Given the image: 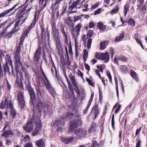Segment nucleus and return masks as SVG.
Instances as JSON below:
<instances>
[{
    "label": "nucleus",
    "instance_id": "1",
    "mask_svg": "<svg viewBox=\"0 0 147 147\" xmlns=\"http://www.w3.org/2000/svg\"><path fill=\"white\" fill-rule=\"evenodd\" d=\"M75 117L76 119L71 122L69 128V131L75 130L76 129L82 125V123L79 115H76Z\"/></svg>",
    "mask_w": 147,
    "mask_h": 147
},
{
    "label": "nucleus",
    "instance_id": "2",
    "mask_svg": "<svg viewBox=\"0 0 147 147\" xmlns=\"http://www.w3.org/2000/svg\"><path fill=\"white\" fill-rule=\"evenodd\" d=\"M14 58L16 70V73L18 74V72L21 70L22 69H23V68L20 60V55L19 54H15Z\"/></svg>",
    "mask_w": 147,
    "mask_h": 147
},
{
    "label": "nucleus",
    "instance_id": "3",
    "mask_svg": "<svg viewBox=\"0 0 147 147\" xmlns=\"http://www.w3.org/2000/svg\"><path fill=\"white\" fill-rule=\"evenodd\" d=\"M41 30V36L39 38L38 42L39 44L42 43L43 41V37H45V38L47 37V41L49 40V32L47 31L46 32L45 30V27L44 25H41L40 26Z\"/></svg>",
    "mask_w": 147,
    "mask_h": 147
},
{
    "label": "nucleus",
    "instance_id": "4",
    "mask_svg": "<svg viewBox=\"0 0 147 147\" xmlns=\"http://www.w3.org/2000/svg\"><path fill=\"white\" fill-rule=\"evenodd\" d=\"M54 7L53 6L51 7V8L50 13H51V17L50 21V24L52 26V31L53 34H55V3L53 4Z\"/></svg>",
    "mask_w": 147,
    "mask_h": 147
},
{
    "label": "nucleus",
    "instance_id": "5",
    "mask_svg": "<svg viewBox=\"0 0 147 147\" xmlns=\"http://www.w3.org/2000/svg\"><path fill=\"white\" fill-rule=\"evenodd\" d=\"M1 108L3 109H12V105L11 101L8 100L7 98H5L4 101H2L1 103Z\"/></svg>",
    "mask_w": 147,
    "mask_h": 147
},
{
    "label": "nucleus",
    "instance_id": "6",
    "mask_svg": "<svg viewBox=\"0 0 147 147\" xmlns=\"http://www.w3.org/2000/svg\"><path fill=\"white\" fill-rule=\"evenodd\" d=\"M18 100L19 106L22 108H24L25 105L23 93L20 91L18 95Z\"/></svg>",
    "mask_w": 147,
    "mask_h": 147
},
{
    "label": "nucleus",
    "instance_id": "7",
    "mask_svg": "<svg viewBox=\"0 0 147 147\" xmlns=\"http://www.w3.org/2000/svg\"><path fill=\"white\" fill-rule=\"evenodd\" d=\"M36 107L40 111H44L45 112L47 109V107L46 104L42 103L40 102L38 103Z\"/></svg>",
    "mask_w": 147,
    "mask_h": 147
},
{
    "label": "nucleus",
    "instance_id": "8",
    "mask_svg": "<svg viewBox=\"0 0 147 147\" xmlns=\"http://www.w3.org/2000/svg\"><path fill=\"white\" fill-rule=\"evenodd\" d=\"M24 129L26 131L30 133L33 129V125L32 121H29L24 127Z\"/></svg>",
    "mask_w": 147,
    "mask_h": 147
},
{
    "label": "nucleus",
    "instance_id": "9",
    "mask_svg": "<svg viewBox=\"0 0 147 147\" xmlns=\"http://www.w3.org/2000/svg\"><path fill=\"white\" fill-rule=\"evenodd\" d=\"M110 59V55L108 52H106L104 53H101V60L104 61V63H107Z\"/></svg>",
    "mask_w": 147,
    "mask_h": 147
},
{
    "label": "nucleus",
    "instance_id": "10",
    "mask_svg": "<svg viewBox=\"0 0 147 147\" xmlns=\"http://www.w3.org/2000/svg\"><path fill=\"white\" fill-rule=\"evenodd\" d=\"M6 59V63L5 64H7V65H10L11 67L13 75H15V74L14 73L13 71V65H12V62L10 58V57L7 55L5 57Z\"/></svg>",
    "mask_w": 147,
    "mask_h": 147
},
{
    "label": "nucleus",
    "instance_id": "11",
    "mask_svg": "<svg viewBox=\"0 0 147 147\" xmlns=\"http://www.w3.org/2000/svg\"><path fill=\"white\" fill-rule=\"evenodd\" d=\"M41 122L36 123V128L32 132V134L33 136H35L38 133V131L41 129Z\"/></svg>",
    "mask_w": 147,
    "mask_h": 147
},
{
    "label": "nucleus",
    "instance_id": "12",
    "mask_svg": "<svg viewBox=\"0 0 147 147\" xmlns=\"http://www.w3.org/2000/svg\"><path fill=\"white\" fill-rule=\"evenodd\" d=\"M56 125L57 127V130L58 131H61L62 127L64 126L65 125L64 121H56Z\"/></svg>",
    "mask_w": 147,
    "mask_h": 147
},
{
    "label": "nucleus",
    "instance_id": "13",
    "mask_svg": "<svg viewBox=\"0 0 147 147\" xmlns=\"http://www.w3.org/2000/svg\"><path fill=\"white\" fill-rule=\"evenodd\" d=\"M22 81L21 80L17 79L15 82V86L19 90L23 89V85Z\"/></svg>",
    "mask_w": 147,
    "mask_h": 147
},
{
    "label": "nucleus",
    "instance_id": "14",
    "mask_svg": "<svg viewBox=\"0 0 147 147\" xmlns=\"http://www.w3.org/2000/svg\"><path fill=\"white\" fill-rule=\"evenodd\" d=\"M96 124L94 122H92L89 129H88V133L91 134L92 132H94L96 130Z\"/></svg>",
    "mask_w": 147,
    "mask_h": 147
},
{
    "label": "nucleus",
    "instance_id": "15",
    "mask_svg": "<svg viewBox=\"0 0 147 147\" xmlns=\"http://www.w3.org/2000/svg\"><path fill=\"white\" fill-rule=\"evenodd\" d=\"M18 4H16L13 7L5 11H3L0 14V18L6 16L11 12L15 7L18 5Z\"/></svg>",
    "mask_w": 147,
    "mask_h": 147
},
{
    "label": "nucleus",
    "instance_id": "16",
    "mask_svg": "<svg viewBox=\"0 0 147 147\" xmlns=\"http://www.w3.org/2000/svg\"><path fill=\"white\" fill-rule=\"evenodd\" d=\"M74 139V137L68 138L65 137H61V141L65 144H67L71 142Z\"/></svg>",
    "mask_w": 147,
    "mask_h": 147
},
{
    "label": "nucleus",
    "instance_id": "17",
    "mask_svg": "<svg viewBox=\"0 0 147 147\" xmlns=\"http://www.w3.org/2000/svg\"><path fill=\"white\" fill-rule=\"evenodd\" d=\"M119 70L123 74H125L128 72V67L125 65H121L120 66Z\"/></svg>",
    "mask_w": 147,
    "mask_h": 147
},
{
    "label": "nucleus",
    "instance_id": "18",
    "mask_svg": "<svg viewBox=\"0 0 147 147\" xmlns=\"http://www.w3.org/2000/svg\"><path fill=\"white\" fill-rule=\"evenodd\" d=\"M13 134V132L10 129H8L7 130H5L4 133L2 135V136H4L5 137L7 138L11 136Z\"/></svg>",
    "mask_w": 147,
    "mask_h": 147
},
{
    "label": "nucleus",
    "instance_id": "19",
    "mask_svg": "<svg viewBox=\"0 0 147 147\" xmlns=\"http://www.w3.org/2000/svg\"><path fill=\"white\" fill-rule=\"evenodd\" d=\"M94 109V119L96 118L98 115L99 113V110L98 109V105L97 104H95L94 105L93 108Z\"/></svg>",
    "mask_w": 147,
    "mask_h": 147
},
{
    "label": "nucleus",
    "instance_id": "20",
    "mask_svg": "<svg viewBox=\"0 0 147 147\" xmlns=\"http://www.w3.org/2000/svg\"><path fill=\"white\" fill-rule=\"evenodd\" d=\"M36 145L38 147H45V143L42 139L36 141Z\"/></svg>",
    "mask_w": 147,
    "mask_h": 147
},
{
    "label": "nucleus",
    "instance_id": "21",
    "mask_svg": "<svg viewBox=\"0 0 147 147\" xmlns=\"http://www.w3.org/2000/svg\"><path fill=\"white\" fill-rule=\"evenodd\" d=\"M43 77L45 78V80H44V84H45L47 89H50L51 87V85L49 83V81L48 78L47 77L45 74L42 75Z\"/></svg>",
    "mask_w": 147,
    "mask_h": 147
},
{
    "label": "nucleus",
    "instance_id": "22",
    "mask_svg": "<svg viewBox=\"0 0 147 147\" xmlns=\"http://www.w3.org/2000/svg\"><path fill=\"white\" fill-rule=\"evenodd\" d=\"M69 76L71 81H72V84L75 87H76L77 86V84L76 82V79L72 73H70L69 74Z\"/></svg>",
    "mask_w": 147,
    "mask_h": 147
},
{
    "label": "nucleus",
    "instance_id": "23",
    "mask_svg": "<svg viewBox=\"0 0 147 147\" xmlns=\"http://www.w3.org/2000/svg\"><path fill=\"white\" fill-rule=\"evenodd\" d=\"M130 74L131 76L136 81H138L139 78L136 72L132 70L130 71Z\"/></svg>",
    "mask_w": 147,
    "mask_h": 147
},
{
    "label": "nucleus",
    "instance_id": "24",
    "mask_svg": "<svg viewBox=\"0 0 147 147\" xmlns=\"http://www.w3.org/2000/svg\"><path fill=\"white\" fill-rule=\"evenodd\" d=\"M124 35L125 33L123 31L119 36L116 37L115 39V41L117 42H120L124 38Z\"/></svg>",
    "mask_w": 147,
    "mask_h": 147
},
{
    "label": "nucleus",
    "instance_id": "25",
    "mask_svg": "<svg viewBox=\"0 0 147 147\" xmlns=\"http://www.w3.org/2000/svg\"><path fill=\"white\" fill-rule=\"evenodd\" d=\"M129 4L128 3H126L124 6V15L125 17L127 12L129 11Z\"/></svg>",
    "mask_w": 147,
    "mask_h": 147
},
{
    "label": "nucleus",
    "instance_id": "26",
    "mask_svg": "<svg viewBox=\"0 0 147 147\" xmlns=\"http://www.w3.org/2000/svg\"><path fill=\"white\" fill-rule=\"evenodd\" d=\"M127 23L131 27H134L135 25L136 22L135 20L131 18H129Z\"/></svg>",
    "mask_w": 147,
    "mask_h": 147
},
{
    "label": "nucleus",
    "instance_id": "27",
    "mask_svg": "<svg viewBox=\"0 0 147 147\" xmlns=\"http://www.w3.org/2000/svg\"><path fill=\"white\" fill-rule=\"evenodd\" d=\"M40 54V49H38L36 51L34 56V58L37 61H38L39 56Z\"/></svg>",
    "mask_w": 147,
    "mask_h": 147
},
{
    "label": "nucleus",
    "instance_id": "28",
    "mask_svg": "<svg viewBox=\"0 0 147 147\" xmlns=\"http://www.w3.org/2000/svg\"><path fill=\"white\" fill-rule=\"evenodd\" d=\"M80 0H77L76 1L73 2L72 4L69 7V10L72 11L73 9L76 7L78 3L79 2Z\"/></svg>",
    "mask_w": 147,
    "mask_h": 147
},
{
    "label": "nucleus",
    "instance_id": "29",
    "mask_svg": "<svg viewBox=\"0 0 147 147\" xmlns=\"http://www.w3.org/2000/svg\"><path fill=\"white\" fill-rule=\"evenodd\" d=\"M115 84L116 86V91L117 93V98H118L119 96V90H118V80L117 78L115 77Z\"/></svg>",
    "mask_w": 147,
    "mask_h": 147
},
{
    "label": "nucleus",
    "instance_id": "30",
    "mask_svg": "<svg viewBox=\"0 0 147 147\" xmlns=\"http://www.w3.org/2000/svg\"><path fill=\"white\" fill-rule=\"evenodd\" d=\"M97 25L98 28L102 30H104L106 28V26L103 25L102 23L101 22L98 23Z\"/></svg>",
    "mask_w": 147,
    "mask_h": 147
},
{
    "label": "nucleus",
    "instance_id": "31",
    "mask_svg": "<svg viewBox=\"0 0 147 147\" xmlns=\"http://www.w3.org/2000/svg\"><path fill=\"white\" fill-rule=\"evenodd\" d=\"M3 67L4 70V74H6L7 72L10 74L9 69L7 64H3Z\"/></svg>",
    "mask_w": 147,
    "mask_h": 147
},
{
    "label": "nucleus",
    "instance_id": "32",
    "mask_svg": "<svg viewBox=\"0 0 147 147\" xmlns=\"http://www.w3.org/2000/svg\"><path fill=\"white\" fill-rule=\"evenodd\" d=\"M75 115L74 111H69L66 113L65 116L66 117H68V118H71L74 116Z\"/></svg>",
    "mask_w": 147,
    "mask_h": 147
},
{
    "label": "nucleus",
    "instance_id": "33",
    "mask_svg": "<svg viewBox=\"0 0 147 147\" xmlns=\"http://www.w3.org/2000/svg\"><path fill=\"white\" fill-rule=\"evenodd\" d=\"M37 19L36 18V13L35 14L34 18L33 20V21L30 24V26H29L28 28L30 30L33 28V27L34 26V25L35 22L37 20Z\"/></svg>",
    "mask_w": 147,
    "mask_h": 147
},
{
    "label": "nucleus",
    "instance_id": "34",
    "mask_svg": "<svg viewBox=\"0 0 147 147\" xmlns=\"http://www.w3.org/2000/svg\"><path fill=\"white\" fill-rule=\"evenodd\" d=\"M84 54L83 55V58L84 61H86V59L88 57V52L87 50L84 49Z\"/></svg>",
    "mask_w": 147,
    "mask_h": 147
},
{
    "label": "nucleus",
    "instance_id": "35",
    "mask_svg": "<svg viewBox=\"0 0 147 147\" xmlns=\"http://www.w3.org/2000/svg\"><path fill=\"white\" fill-rule=\"evenodd\" d=\"M65 22L68 26L69 27V28L72 27L73 30H74V24H73V22L65 20Z\"/></svg>",
    "mask_w": 147,
    "mask_h": 147
},
{
    "label": "nucleus",
    "instance_id": "36",
    "mask_svg": "<svg viewBox=\"0 0 147 147\" xmlns=\"http://www.w3.org/2000/svg\"><path fill=\"white\" fill-rule=\"evenodd\" d=\"M84 131L82 130L79 129L78 130L77 134L79 138H80L84 136Z\"/></svg>",
    "mask_w": 147,
    "mask_h": 147
},
{
    "label": "nucleus",
    "instance_id": "37",
    "mask_svg": "<svg viewBox=\"0 0 147 147\" xmlns=\"http://www.w3.org/2000/svg\"><path fill=\"white\" fill-rule=\"evenodd\" d=\"M15 29H13V30L9 32H7L6 38L8 39L12 37L13 34L16 32L15 31Z\"/></svg>",
    "mask_w": 147,
    "mask_h": 147
},
{
    "label": "nucleus",
    "instance_id": "38",
    "mask_svg": "<svg viewBox=\"0 0 147 147\" xmlns=\"http://www.w3.org/2000/svg\"><path fill=\"white\" fill-rule=\"evenodd\" d=\"M30 30L28 28H26L22 36V38H25L28 35V34Z\"/></svg>",
    "mask_w": 147,
    "mask_h": 147
},
{
    "label": "nucleus",
    "instance_id": "39",
    "mask_svg": "<svg viewBox=\"0 0 147 147\" xmlns=\"http://www.w3.org/2000/svg\"><path fill=\"white\" fill-rule=\"evenodd\" d=\"M136 141L137 142L136 147H140L141 145V141L140 140V138L139 137V136L137 138Z\"/></svg>",
    "mask_w": 147,
    "mask_h": 147
},
{
    "label": "nucleus",
    "instance_id": "40",
    "mask_svg": "<svg viewBox=\"0 0 147 147\" xmlns=\"http://www.w3.org/2000/svg\"><path fill=\"white\" fill-rule=\"evenodd\" d=\"M121 55L120 56H118L117 58H116V56H115V58L114 59V61L118 65H119V60H121Z\"/></svg>",
    "mask_w": 147,
    "mask_h": 147
},
{
    "label": "nucleus",
    "instance_id": "41",
    "mask_svg": "<svg viewBox=\"0 0 147 147\" xmlns=\"http://www.w3.org/2000/svg\"><path fill=\"white\" fill-rule=\"evenodd\" d=\"M61 33H62L63 35L65 36L66 39V42H67L68 39L67 37V35L66 34V33L65 32L64 27H62L61 29Z\"/></svg>",
    "mask_w": 147,
    "mask_h": 147
},
{
    "label": "nucleus",
    "instance_id": "42",
    "mask_svg": "<svg viewBox=\"0 0 147 147\" xmlns=\"http://www.w3.org/2000/svg\"><path fill=\"white\" fill-rule=\"evenodd\" d=\"M82 27L81 24L79 23L75 27V30L77 33H79L80 31L81 28Z\"/></svg>",
    "mask_w": 147,
    "mask_h": 147
},
{
    "label": "nucleus",
    "instance_id": "43",
    "mask_svg": "<svg viewBox=\"0 0 147 147\" xmlns=\"http://www.w3.org/2000/svg\"><path fill=\"white\" fill-rule=\"evenodd\" d=\"M106 42V41H104L100 43V49L103 50L105 48Z\"/></svg>",
    "mask_w": 147,
    "mask_h": 147
},
{
    "label": "nucleus",
    "instance_id": "44",
    "mask_svg": "<svg viewBox=\"0 0 147 147\" xmlns=\"http://www.w3.org/2000/svg\"><path fill=\"white\" fill-rule=\"evenodd\" d=\"M30 98H31V101H30L32 102V103L33 104V106H34V102L35 100V93L32 94L30 95Z\"/></svg>",
    "mask_w": 147,
    "mask_h": 147
},
{
    "label": "nucleus",
    "instance_id": "45",
    "mask_svg": "<svg viewBox=\"0 0 147 147\" xmlns=\"http://www.w3.org/2000/svg\"><path fill=\"white\" fill-rule=\"evenodd\" d=\"M24 73L25 74V79L28 81L30 77V75L29 74L28 72L26 70H24Z\"/></svg>",
    "mask_w": 147,
    "mask_h": 147
},
{
    "label": "nucleus",
    "instance_id": "46",
    "mask_svg": "<svg viewBox=\"0 0 147 147\" xmlns=\"http://www.w3.org/2000/svg\"><path fill=\"white\" fill-rule=\"evenodd\" d=\"M7 32L6 30H4L0 35V37L6 38Z\"/></svg>",
    "mask_w": 147,
    "mask_h": 147
},
{
    "label": "nucleus",
    "instance_id": "47",
    "mask_svg": "<svg viewBox=\"0 0 147 147\" xmlns=\"http://www.w3.org/2000/svg\"><path fill=\"white\" fill-rule=\"evenodd\" d=\"M144 0H138V3H139V4L137 5V7L138 8H140L144 3Z\"/></svg>",
    "mask_w": 147,
    "mask_h": 147
},
{
    "label": "nucleus",
    "instance_id": "48",
    "mask_svg": "<svg viewBox=\"0 0 147 147\" xmlns=\"http://www.w3.org/2000/svg\"><path fill=\"white\" fill-rule=\"evenodd\" d=\"M93 34V31L90 30H89L88 31L87 34V37L90 38L91 37Z\"/></svg>",
    "mask_w": 147,
    "mask_h": 147
},
{
    "label": "nucleus",
    "instance_id": "49",
    "mask_svg": "<svg viewBox=\"0 0 147 147\" xmlns=\"http://www.w3.org/2000/svg\"><path fill=\"white\" fill-rule=\"evenodd\" d=\"M119 8L118 5L115 6V8L113 9L111 11L112 14L117 13L118 11Z\"/></svg>",
    "mask_w": 147,
    "mask_h": 147
},
{
    "label": "nucleus",
    "instance_id": "50",
    "mask_svg": "<svg viewBox=\"0 0 147 147\" xmlns=\"http://www.w3.org/2000/svg\"><path fill=\"white\" fill-rule=\"evenodd\" d=\"M99 146V144H98L97 141L94 140L92 142L91 147H98Z\"/></svg>",
    "mask_w": 147,
    "mask_h": 147
},
{
    "label": "nucleus",
    "instance_id": "51",
    "mask_svg": "<svg viewBox=\"0 0 147 147\" xmlns=\"http://www.w3.org/2000/svg\"><path fill=\"white\" fill-rule=\"evenodd\" d=\"M115 122L114 121V115L113 114L112 116V119H111V125L112 126L114 130L115 129L114 125Z\"/></svg>",
    "mask_w": 147,
    "mask_h": 147
},
{
    "label": "nucleus",
    "instance_id": "52",
    "mask_svg": "<svg viewBox=\"0 0 147 147\" xmlns=\"http://www.w3.org/2000/svg\"><path fill=\"white\" fill-rule=\"evenodd\" d=\"M92 42V39L91 38H89L87 41V47L88 49L90 48L91 44Z\"/></svg>",
    "mask_w": 147,
    "mask_h": 147
},
{
    "label": "nucleus",
    "instance_id": "53",
    "mask_svg": "<svg viewBox=\"0 0 147 147\" xmlns=\"http://www.w3.org/2000/svg\"><path fill=\"white\" fill-rule=\"evenodd\" d=\"M91 104H90L88 103V105H87L85 109L83 111V113L84 114H86L88 112V109L89 107Z\"/></svg>",
    "mask_w": 147,
    "mask_h": 147
},
{
    "label": "nucleus",
    "instance_id": "54",
    "mask_svg": "<svg viewBox=\"0 0 147 147\" xmlns=\"http://www.w3.org/2000/svg\"><path fill=\"white\" fill-rule=\"evenodd\" d=\"M12 110L11 111V115L12 116V117H14L16 115V112L14 109H11Z\"/></svg>",
    "mask_w": 147,
    "mask_h": 147
},
{
    "label": "nucleus",
    "instance_id": "55",
    "mask_svg": "<svg viewBox=\"0 0 147 147\" xmlns=\"http://www.w3.org/2000/svg\"><path fill=\"white\" fill-rule=\"evenodd\" d=\"M107 74L109 78L110 82L111 83L112 82V78L110 72L109 71H107Z\"/></svg>",
    "mask_w": 147,
    "mask_h": 147
},
{
    "label": "nucleus",
    "instance_id": "56",
    "mask_svg": "<svg viewBox=\"0 0 147 147\" xmlns=\"http://www.w3.org/2000/svg\"><path fill=\"white\" fill-rule=\"evenodd\" d=\"M83 15V14L81 15L80 16H74V22H76L78 21V20H80L81 19V16H82Z\"/></svg>",
    "mask_w": 147,
    "mask_h": 147
},
{
    "label": "nucleus",
    "instance_id": "57",
    "mask_svg": "<svg viewBox=\"0 0 147 147\" xmlns=\"http://www.w3.org/2000/svg\"><path fill=\"white\" fill-rule=\"evenodd\" d=\"M7 85V90L6 91H9L11 89V86L7 81H6Z\"/></svg>",
    "mask_w": 147,
    "mask_h": 147
},
{
    "label": "nucleus",
    "instance_id": "58",
    "mask_svg": "<svg viewBox=\"0 0 147 147\" xmlns=\"http://www.w3.org/2000/svg\"><path fill=\"white\" fill-rule=\"evenodd\" d=\"M86 80L87 82L88 83L89 85L92 86H94V84L93 83L91 80L90 79L87 78L86 79Z\"/></svg>",
    "mask_w": 147,
    "mask_h": 147
},
{
    "label": "nucleus",
    "instance_id": "59",
    "mask_svg": "<svg viewBox=\"0 0 147 147\" xmlns=\"http://www.w3.org/2000/svg\"><path fill=\"white\" fill-rule=\"evenodd\" d=\"M95 57L98 59L101 60V53L100 54L97 52L95 55Z\"/></svg>",
    "mask_w": 147,
    "mask_h": 147
},
{
    "label": "nucleus",
    "instance_id": "60",
    "mask_svg": "<svg viewBox=\"0 0 147 147\" xmlns=\"http://www.w3.org/2000/svg\"><path fill=\"white\" fill-rule=\"evenodd\" d=\"M52 67L51 68V71L52 72V74H54V70H55V65L54 64V62L53 61H52Z\"/></svg>",
    "mask_w": 147,
    "mask_h": 147
},
{
    "label": "nucleus",
    "instance_id": "61",
    "mask_svg": "<svg viewBox=\"0 0 147 147\" xmlns=\"http://www.w3.org/2000/svg\"><path fill=\"white\" fill-rule=\"evenodd\" d=\"M69 88V89L70 90V91L71 92L70 94L71 95H72V96H73V97H74V89L73 88L72 86H71V87H70Z\"/></svg>",
    "mask_w": 147,
    "mask_h": 147
},
{
    "label": "nucleus",
    "instance_id": "62",
    "mask_svg": "<svg viewBox=\"0 0 147 147\" xmlns=\"http://www.w3.org/2000/svg\"><path fill=\"white\" fill-rule=\"evenodd\" d=\"M94 92H93L92 94H91V95L90 97V98L88 102V103L91 104V103L93 100V98L94 97Z\"/></svg>",
    "mask_w": 147,
    "mask_h": 147
},
{
    "label": "nucleus",
    "instance_id": "63",
    "mask_svg": "<svg viewBox=\"0 0 147 147\" xmlns=\"http://www.w3.org/2000/svg\"><path fill=\"white\" fill-rule=\"evenodd\" d=\"M142 129V127H140L138 129H137L136 132V136L138 135Z\"/></svg>",
    "mask_w": 147,
    "mask_h": 147
},
{
    "label": "nucleus",
    "instance_id": "64",
    "mask_svg": "<svg viewBox=\"0 0 147 147\" xmlns=\"http://www.w3.org/2000/svg\"><path fill=\"white\" fill-rule=\"evenodd\" d=\"M32 143L29 142L26 144L24 147H32Z\"/></svg>",
    "mask_w": 147,
    "mask_h": 147
}]
</instances>
